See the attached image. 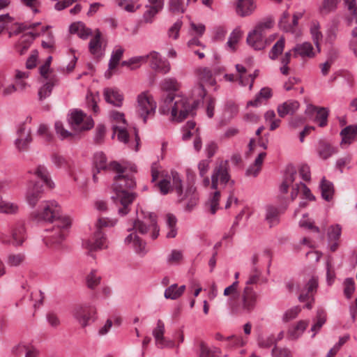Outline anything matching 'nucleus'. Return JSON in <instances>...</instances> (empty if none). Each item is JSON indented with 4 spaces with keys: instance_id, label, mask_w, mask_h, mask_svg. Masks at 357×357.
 <instances>
[{
    "instance_id": "nucleus-11",
    "label": "nucleus",
    "mask_w": 357,
    "mask_h": 357,
    "mask_svg": "<svg viewBox=\"0 0 357 357\" xmlns=\"http://www.w3.org/2000/svg\"><path fill=\"white\" fill-rule=\"evenodd\" d=\"M218 182L224 186L229 183L232 185L234 183V181L230 178L227 160L221 161L213 171L211 175V188L217 190Z\"/></svg>"
},
{
    "instance_id": "nucleus-55",
    "label": "nucleus",
    "mask_w": 357,
    "mask_h": 357,
    "mask_svg": "<svg viewBox=\"0 0 357 357\" xmlns=\"http://www.w3.org/2000/svg\"><path fill=\"white\" fill-rule=\"evenodd\" d=\"M33 348V347L31 344L21 342L13 347L12 348L11 352L14 356L19 357L22 356L23 354H25V355H26L27 351L29 350L32 349Z\"/></svg>"
},
{
    "instance_id": "nucleus-27",
    "label": "nucleus",
    "mask_w": 357,
    "mask_h": 357,
    "mask_svg": "<svg viewBox=\"0 0 357 357\" xmlns=\"http://www.w3.org/2000/svg\"><path fill=\"white\" fill-rule=\"evenodd\" d=\"M298 193H301L302 198L307 199L309 200H314V197L312 195L310 189L303 183H296L292 186V190L291 192V199L294 200L298 196Z\"/></svg>"
},
{
    "instance_id": "nucleus-23",
    "label": "nucleus",
    "mask_w": 357,
    "mask_h": 357,
    "mask_svg": "<svg viewBox=\"0 0 357 357\" xmlns=\"http://www.w3.org/2000/svg\"><path fill=\"white\" fill-rule=\"evenodd\" d=\"M151 6H146L147 10L143 15L144 22L151 23L155 15L160 11L164 6V0H148Z\"/></svg>"
},
{
    "instance_id": "nucleus-30",
    "label": "nucleus",
    "mask_w": 357,
    "mask_h": 357,
    "mask_svg": "<svg viewBox=\"0 0 357 357\" xmlns=\"http://www.w3.org/2000/svg\"><path fill=\"white\" fill-rule=\"evenodd\" d=\"M299 107V102L296 100H289L278 107L277 111L282 118L287 114H293Z\"/></svg>"
},
{
    "instance_id": "nucleus-21",
    "label": "nucleus",
    "mask_w": 357,
    "mask_h": 357,
    "mask_svg": "<svg viewBox=\"0 0 357 357\" xmlns=\"http://www.w3.org/2000/svg\"><path fill=\"white\" fill-rule=\"evenodd\" d=\"M229 313L231 316L243 315L245 309V289L238 298H229L227 301Z\"/></svg>"
},
{
    "instance_id": "nucleus-28",
    "label": "nucleus",
    "mask_w": 357,
    "mask_h": 357,
    "mask_svg": "<svg viewBox=\"0 0 357 357\" xmlns=\"http://www.w3.org/2000/svg\"><path fill=\"white\" fill-rule=\"evenodd\" d=\"M89 48L90 52L96 56H102L104 54L105 49L102 47L101 33L100 31L91 39Z\"/></svg>"
},
{
    "instance_id": "nucleus-54",
    "label": "nucleus",
    "mask_w": 357,
    "mask_h": 357,
    "mask_svg": "<svg viewBox=\"0 0 357 357\" xmlns=\"http://www.w3.org/2000/svg\"><path fill=\"white\" fill-rule=\"evenodd\" d=\"M162 86L167 91H176L179 89V83L176 79L168 77L163 80Z\"/></svg>"
},
{
    "instance_id": "nucleus-58",
    "label": "nucleus",
    "mask_w": 357,
    "mask_h": 357,
    "mask_svg": "<svg viewBox=\"0 0 357 357\" xmlns=\"http://www.w3.org/2000/svg\"><path fill=\"white\" fill-rule=\"evenodd\" d=\"M172 186L175 189L178 196H181L183 192L182 179L180 174L177 172H172Z\"/></svg>"
},
{
    "instance_id": "nucleus-25",
    "label": "nucleus",
    "mask_w": 357,
    "mask_h": 357,
    "mask_svg": "<svg viewBox=\"0 0 357 357\" xmlns=\"http://www.w3.org/2000/svg\"><path fill=\"white\" fill-rule=\"evenodd\" d=\"M310 32L311 35V39L312 40L317 52L319 53L321 52V45L323 41V33L321 31V26L318 22H312L310 25Z\"/></svg>"
},
{
    "instance_id": "nucleus-53",
    "label": "nucleus",
    "mask_w": 357,
    "mask_h": 357,
    "mask_svg": "<svg viewBox=\"0 0 357 357\" xmlns=\"http://www.w3.org/2000/svg\"><path fill=\"white\" fill-rule=\"evenodd\" d=\"M238 281L235 280L231 285L226 287L224 290L225 296H230L229 298H238L242 294L238 291Z\"/></svg>"
},
{
    "instance_id": "nucleus-5",
    "label": "nucleus",
    "mask_w": 357,
    "mask_h": 357,
    "mask_svg": "<svg viewBox=\"0 0 357 357\" xmlns=\"http://www.w3.org/2000/svg\"><path fill=\"white\" fill-rule=\"evenodd\" d=\"M116 219L99 218L96 225L93 236L83 242V245L90 251H97L107 248V240L102 231L103 227H112L116 223Z\"/></svg>"
},
{
    "instance_id": "nucleus-37",
    "label": "nucleus",
    "mask_w": 357,
    "mask_h": 357,
    "mask_svg": "<svg viewBox=\"0 0 357 357\" xmlns=\"http://www.w3.org/2000/svg\"><path fill=\"white\" fill-rule=\"evenodd\" d=\"M307 325L308 322L306 321L301 320L298 321L296 325L289 329L288 337L291 340H296L302 335Z\"/></svg>"
},
{
    "instance_id": "nucleus-3",
    "label": "nucleus",
    "mask_w": 357,
    "mask_h": 357,
    "mask_svg": "<svg viewBox=\"0 0 357 357\" xmlns=\"http://www.w3.org/2000/svg\"><path fill=\"white\" fill-rule=\"evenodd\" d=\"M141 215L133 222L132 227L128 229L130 234L125 238V243L130 245L135 252L144 257L147 253L146 243L138 236L137 233L145 235L151 231L153 240L159 236L160 228L157 222V216L154 213L142 211Z\"/></svg>"
},
{
    "instance_id": "nucleus-39",
    "label": "nucleus",
    "mask_w": 357,
    "mask_h": 357,
    "mask_svg": "<svg viewBox=\"0 0 357 357\" xmlns=\"http://www.w3.org/2000/svg\"><path fill=\"white\" fill-rule=\"evenodd\" d=\"M176 222L177 219L174 215L168 213L166 215V225L169 229V231L166 234L167 238H172L176 237L177 234Z\"/></svg>"
},
{
    "instance_id": "nucleus-8",
    "label": "nucleus",
    "mask_w": 357,
    "mask_h": 357,
    "mask_svg": "<svg viewBox=\"0 0 357 357\" xmlns=\"http://www.w3.org/2000/svg\"><path fill=\"white\" fill-rule=\"evenodd\" d=\"M339 0H324L319 10L321 15H327L335 10ZM349 10L347 21L349 24H357V6L356 0H344Z\"/></svg>"
},
{
    "instance_id": "nucleus-14",
    "label": "nucleus",
    "mask_w": 357,
    "mask_h": 357,
    "mask_svg": "<svg viewBox=\"0 0 357 357\" xmlns=\"http://www.w3.org/2000/svg\"><path fill=\"white\" fill-rule=\"evenodd\" d=\"M17 135L14 142L15 148L19 151H26L32 142L31 128L27 127L24 123H21L17 130Z\"/></svg>"
},
{
    "instance_id": "nucleus-19",
    "label": "nucleus",
    "mask_w": 357,
    "mask_h": 357,
    "mask_svg": "<svg viewBox=\"0 0 357 357\" xmlns=\"http://www.w3.org/2000/svg\"><path fill=\"white\" fill-rule=\"evenodd\" d=\"M178 199L180 202H186L185 210L191 211L198 203L199 195L196 188L193 185H190L187 188L185 192H183L181 196H178Z\"/></svg>"
},
{
    "instance_id": "nucleus-26",
    "label": "nucleus",
    "mask_w": 357,
    "mask_h": 357,
    "mask_svg": "<svg viewBox=\"0 0 357 357\" xmlns=\"http://www.w3.org/2000/svg\"><path fill=\"white\" fill-rule=\"evenodd\" d=\"M296 176V169L292 166H288L284 176L282 183L280 186V191L286 194L288 192L289 187L294 182Z\"/></svg>"
},
{
    "instance_id": "nucleus-63",
    "label": "nucleus",
    "mask_w": 357,
    "mask_h": 357,
    "mask_svg": "<svg viewBox=\"0 0 357 357\" xmlns=\"http://www.w3.org/2000/svg\"><path fill=\"white\" fill-rule=\"evenodd\" d=\"M355 290V282L352 278H347L344 282V294L348 298H351Z\"/></svg>"
},
{
    "instance_id": "nucleus-41",
    "label": "nucleus",
    "mask_w": 357,
    "mask_h": 357,
    "mask_svg": "<svg viewBox=\"0 0 357 357\" xmlns=\"http://www.w3.org/2000/svg\"><path fill=\"white\" fill-rule=\"evenodd\" d=\"M176 97L172 93H168L166 97L162 98V104L159 107V112L165 114L172 112V107L174 106V102Z\"/></svg>"
},
{
    "instance_id": "nucleus-57",
    "label": "nucleus",
    "mask_w": 357,
    "mask_h": 357,
    "mask_svg": "<svg viewBox=\"0 0 357 357\" xmlns=\"http://www.w3.org/2000/svg\"><path fill=\"white\" fill-rule=\"evenodd\" d=\"M183 259V252L178 250H172L167 256V263L169 265H176Z\"/></svg>"
},
{
    "instance_id": "nucleus-51",
    "label": "nucleus",
    "mask_w": 357,
    "mask_h": 357,
    "mask_svg": "<svg viewBox=\"0 0 357 357\" xmlns=\"http://www.w3.org/2000/svg\"><path fill=\"white\" fill-rule=\"evenodd\" d=\"M285 40L283 37H281L277 43L272 47L271 51L270 52L269 56L271 59H275L280 54H281L283 52L284 47Z\"/></svg>"
},
{
    "instance_id": "nucleus-9",
    "label": "nucleus",
    "mask_w": 357,
    "mask_h": 357,
    "mask_svg": "<svg viewBox=\"0 0 357 357\" xmlns=\"http://www.w3.org/2000/svg\"><path fill=\"white\" fill-rule=\"evenodd\" d=\"M195 74L199 80V84L194 89L193 95H197L199 98L203 100L206 96V91L204 84H206L209 86H215L216 84V80L213 77L212 70L208 67H199L197 68Z\"/></svg>"
},
{
    "instance_id": "nucleus-50",
    "label": "nucleus",
    "mask_w": 357,
    "mask_h": 357,
    "mask_svg": "<svg viewBox=\"0 0 357 357\" xmlns=\"http://www.w3.org/2000/svg\"><path fill=\"white\" fill-rule=\"evenodd\" d=\"M326 320V313L324 310L319 309L317 312L316 322L312 327V331L314 333L317 332L324 324ZM314 333L313 336H314Z\"/></svg>"
},
{
    "instance_id": "nucleus-17",
    "label": "nucleus",
    "mask_w": 357,
    "mask_h": 357,
    "mask_svg": "<svg viewBox=\"0 0 357 357\" xmlns=\"http://www.w3.org/2000/svg\"><path fill=\"white\" fill-rule=\"evenodd\" d=\"M303 13L302 12L295 13L293 15L291 22H289V14L287 12H284L279 22L280 27L287 32H291L296 36H299L300 33L298 29V21L303 17Z\"/></svg>"
},
{
    "instance_id": "nucleus-44",
    "label": "nucleus",
    "mask_w": 357,
    "mask_h": 357,
    "mask_svg": "<svg viewBox=\"0 0 357 357\" xmlns=\"http://www.w3.org/2000/svg\"><path fill=\"white\" fill-rule=\"evenodd\" d=\"M118 6L128 13H135L138 10L141 5L139 0H117Z\"/></svg>"
},
{
    "instance_id": "nucleus-22",
    "label": "nucleus",
    "mask_w": 357,
    "mask_h": 357,
    "mask_svg": "<svg viewBox=\"0 0 357 357\" xmlns=\"http://www.w3.org/2000/svg\"><path fill=\"white\" fill-rule=\"evenodd\" d=\"M318 287V280L315 277H312L305 287L300 290L298 299L301 302H305L310 299L314 301V294L317 291Z\"/></svg>"
},
{
    "instance_id": "nucleus-46",
    "label": "nucleus",
    "mask_w": 357,
    "mask_h": 357,
    "mask_svg": "<svg viewBox=\"0 0 357 357\" xmlns=\"http://www.w3.org/2000/svg\"><path fill=\"white\" fill-rule=\"evenodd\" d=\"M188 3H184V0H169L168 8L170 12L183 13L185 11Z\"/></svg>"
},
{
    "instance_id": "nucleus-56",
    "label": "nucleus",
    "mask_w": 357,
    "mask_h": 357,
    "mask_svg": "<svg viewBox=\"0 0 357 357\" xmlns=\"http://www.w3.org/2000/svg\"><path fill=\"white\" fill-rule=\"evenodd\" d=\"M261 280V272L258 266L250 268L248 280L247 284H257Z\"/></svg>"
},
{
    "instance_id": "nucleus-45",
    "label": "nucleus",
    "mask_w": 357,
    "mask_h": 357,
    "mask_svg": "<svg viewBox=\"0 0 357 357\" xmlns=\"http://www.w3.org/2000/svg\"><path fill=\"white\" fill-rule=\"evenodd\" d=\"M25 258L24 253L9 254L6 258V264L10 267H17L24 263Z\"/></svg>"
},
{
    "instance_id": "nucleus-42",
    "label": "nucleus",
    "mask_w": 357,
    "mask_h": 357,
    "mask_svg": "<svg viewBox=\"0 0 357 357\" xmlns=\"http://www.w3.org/2000/svg\"><path fill=\"white\" fill-rule=\"evenodd\" d=\"M321 196L326 201H330L333 195L334 188L331 182L323 178L320 185Z\"/></svg>"
},
{
    "instance_id": "nucleus-15",
    "label": "nucleus",
    "mask_w": 357,
    "mask_h": 357,
    "mask_svg": "<svg viewBox=\"0 0 357 357\" xmlns=\"http://www.w3.org/2000/svg\"><path fill=\"white\" fill-rule=\"evenodd\" d=\"M305 114L310 119L318 123L320 127H325L327 125L329 114L328 108L308 105L305 110Z\"/></svg>"
},
{
    "instance_id": "nucleus-48",
    "label": "nucleus",
    "mask_w": 357,
    "mask_h": 357,
    "mask_svg": "<svg viewBox=\"0 0 357 357\" xmlns=\"http://www.w3.org/2000/svg\"><path fill=\"white\" fill-rule=\"evenodd\" d=\"M126 125L117 126L112 125V130L114 131V135L117 134L118 139L120 142L123 143H127L128 142L129 135L126 130Z\"/></svg>"
},
{
    "instance_id": "nucleus-20",
    "label": "nucleus",
    "mask_w": 357,
    "mask_h": 357,
    "mask_svg": "<svg viewBox=\"0 0 357 357\" xmlns=\"http://www.w3.org/2000/svg\"><path fill=\"white\" fill-rule=\"evenodd\" d=\"M291 51L294 57L299 56L303 60L314 58L317 52L310 42L296 44Z\"/></svg>"
},
{
    "instance_id": "nucleus-35",
    "label": "nucleus",
    "mask_w": 357,
    "mask_h": 357,
    "mask_svg": "<svg viewBox=\"0 0 357 357\" xmlns=\"http://www.w3.org/2000/svg\"><path fill=\"white\" fill-rule=\"evenodd\" d=\"M272 96V90L268 87H264L261 89L253 100L247 102V106L257 107L260 105L262 101L267 100Z\"/></svg>"
},
{
    "instance_id": "nucleus-64",
    "label": "nucleus",
    "mask_w": 357,
    "mask_h": 357,
    "mask_svg": "<svg viewBox=\"0 0 357 357\" xmlns=\"http://www.w3.org/2000/svg\"><path fill=\"white\" fill-rule=\"evenodd\" d=\"M273 357H292L290 350L286 348L274 347L272 351Z\"/></svg>"
},
{
    "instance_id": "nucleus-52",
    "label": "nucleus",
    "mask_w": 357,
    "mask_h": 357,
    "mask_svg": "<svg viewBox=\"0 0 357 357\" xmlns=\"http://www.w3.org/2000/svg\"><path fill=\"white\" fill-rule=\"evenodd\" d=\"M99 100V93L96 92L95 94L90 93L86 95V104L94 113H98L99 107L98 106V100Z\"/></svg>"
},
{
    "instance_id": "nucleus-24",
    "label": "nucleus",
    "mask_w": 357,
    "mask_h": 357,
    "mask_svg": "<svg viewBox=\"0 0 357 357\" xmlns=\"http://www.w3.org/2000/svg\"><path fill=\"white\" fill-rule=\"evenodd\" d=\"M103 95L107 102L115 107H121L123 100V96L118 89L106 88L104 89Z\"/></svg>"
},
{
    "instance_id": "nucleus-32",
    "label": "nucleus",
    "mask_w": 357,
    "mask_h": 357,
    "mask_svg": "<svg viewBox=\"0 0 357 357\" xmlns=\"http://www.w3.org/2000/svg\"><path fill=\"white\" fill-rule=\"evenodd\" d=\"M340 135L342 136V145L349 144L352 139H357V125L349 126L344 128Z\"/></svg>"
},
{
    "instance_id": "nucleus-47",
    "label": "nucleus",
    "mask_w": 357,
    "mask_h": 357,
    "mask_svg": "<svg viewBox=\"0 0 357 357\" xmlns=\"http://www.w3.org/2000/svg\"><path fill=\"white\" fill-rule=\"evenodd\" d=\"M221 351L218 347L209 348L204 342L200 344L199 357H217Z\"/></svg>"
},
{
    "instance_id": "nucleus-43",
    "label": "nucleus",
    "mask_w": 357,
    "mask_h": 357,
    "mask_svg": "<svg viewBox=\"0 0 357 357\" xmlns=\"http://www.w3.org/2000/svg\"><path fill=\"white\" fill-rule=\"evenodd\" d=\"M124 49L121 46H116L112 52L111 57L109 61V69H114L119 63L121 57L123 56Z\"/></svg>"
},
{
    "instance_id": "nucleus-36",
    "label": "nucleus",
    "mask_w": 357,
    "mask_h": 357,
    "mask_svg": "<svg viewBox=\"0 0 357 357\" xmlns=\"http://www.w3.org/2000/svg\"><path fill=\"white\" fill-rule=\"evenodd\" d=\"M243 34V31L240 27L234 29L229 35L228 40L225 44V47L231 51H234L236 50V45L238 43Z\"/></svg>"
},
{
    "instance_id": "nucleus-33",
    "label": "nucleus",
    "mask_w": 357,
    "mask_h": 357,
    "mask_svg": "<svg viewBox=\"0 0 357 357\" xmlns=\"http://www.w3.org/2000/svg\"><path fill=\"white\" fill-rule=\"evenodd\" d=\"M266 155V152H259L255 160L254 164L247 169V176H257L261 171L263 161Z\"/></svg>"
},
{
    "instance_id": "nucleus-2",
    "label": "nucleus",
    "mask_w": 357,
    "mask_h": 357,
    "mask_svg": "<svg viewBox=\"0 0 357 357\" xmlns=\"http://www.w3.org/2000/svg\"><path fill=\"white\" fill-rule=\"evenodd\" d=\"M32 217L38 222L54 224L52 229H46V231L52 233L51 235L45 236L52 243H61L71 225L70 218L61 215V207L55 201L42 202L39 209L32 213Z\"/></svg>"
},
{
    "instance_id": "nucleus-31",
    "label": "nucleus",
    "mask_w": 357,
    "mask_h": 357,
    "mask_svg": "<svg viewBox=\"0 0 357 357\" xmlns=\"http://www.w3.org/2000/svg\"><path fill=\"white\" fill-rule=\"evenodd\" d=\"M165 324L162 320L158 319L157 326L153 331V335L155 340V344L159 348H163L166 346L165 333Z\"/></svg>"
},
{
    "instance_id": "nucleus-40",
    "label": "nucleus",
    "mask_w": 357,
    "mask_h": 357,
    "mask_svg": "<svg viewBox=\"0 0 357 357\" xmlns=\"http://www.w3.org/2000/svg\"><path fill=\"white\" fill-rule=\"evenodd\" d=\"M336 152V149L332 146L331 144L324 142H321L319 143L318 153L321 158L326 160Z\"/></svg>"
},
{
    "instance_id": "nucleus-16",
    "label": "nucleus",
    "mask_w": 357,
    "mask_h": 357,
    "mask_svg": "<svg viewBox=\"0 0 357 357\" xmlns=\"http://www.w3.org/2000/svg\"><path fill=\"white\" fill-rule=\"evenodd\" d=\"M26 238V231L24 222H17L11 231L10 239H7L6 236L1 234V240L3 243H9L14 246L22 245Z\"/></svg>"
},
{
    "instance_id": "nucleus-12",
    "label": "nucleus",
    "mask_w": 357,
    "mask_h": 357,
    "mask_svg": "<svg viewBox=\"0 0 357 357\" xmlns=\"http://www.w3.org/2000/svg\"><path fill=\"white\" fill-rule=\"evenodd\" d=\"M68 122L71 128L75 131L90 130L94 126L91 116H87L81 110L75 109L71 112L68 117Z\"/></svg>"
},
{
    "instance_id": "nucleus-13",
    "label": "nucleus",
    "mask_w": 357,
    "mask_h": 357,
    "mask_svg": "<svg viewBox=\"0 0 357 357\" xmlns=\"http://www.w3.org/2000/svg\"><path fill=\"white\" fill-rule=\"evenodd\" d=\"M96 310L91 305H77L73 310V317L82 327H86L93 322Z\"/></svg>"
},
{
    "instance_id": "nucleus-59",
    "label": "nucleus",
    "mask_w": 357,
    "mask_h": 357,
    "mask_svg": "<svg viewBox=\"0 0 357 357\" xmlns=\"http://www.w3.org/2000/svg\"><path fill=\"white\" fill-rule=\"evenodd\" d=\"M101 277L97 274L96 271L93 270L86 277L87 286L90 289L95 288L100 284Z\"/></svg>"
},
{
    "instance_id": "nucleus-60",
    "label": "nucleus",
    "mask_w": 357,
    "mask_h": 357,
    "mask_svg": "<svg viewBox=\"0 0 357 357\" xmlns=\"http://www.w3.org/2000/svg\"><path fill=\"white\" fill-rule=\"evenodd\" d=\"M52 163L58 168L68 169L69 164L68 160L62 155L59 154H53L52 155Z\"/></svg>"
},
{
    "instance_id": "nucleus-1",
    "label": "nucleus",
    "mask_w": 357,
    "mask_h": 357,
    "mask_svg": "<svg viewBox=\"0 0 357 357\" xmlns=\"http://www.w3.org/2000/svg\"><path fill=\"white\" fill-rule=\"evenodd\" d=\"M93 164V179L95 182L98 181L97 174L101 170H111L116 173L114 177L111 199L116 205L118 213L121 216L127 215L130 211V206L137 197V194L132 192L137 185L135 177L136 167H131L128 169L116 161L107 163L106 155L102 152L94 154Z\"/></svg>"
},
{
    "instance_id": "nucleus-61",
    "label": "nucleus",
    "mask_w": 357,
    "mask_h": 357,
    "mask_svg": "<svg viewBox=\"0 0 357 357\" xmlns=\"http://www.w3.org/2000/svg\"><path fill=\"white\" fill-rule=\"evenodd\" d=\"M53 87L51 83H44V84L38 90V98L40 100H43L49 97L52 91Z\"/></svg>"
},
{
    "instance_id": "nucleus-7",
    "label": "nucleus",
    "mask_w": 357,
    "mask_h": 357,
    "mask_svg": "<svg viewBox=\"0 0 357 357\" xmlns=\"http://www.w3.org/2000/svg\"><path fill=\"white\" fill-rule=\"evenodd\" d=\"M273 25V21L271 18L265 19L259 22L255 29L247 37V43L254 50H261L265 47L264 35Z\"/></svg>"
},
{
    "instance_id": "nucleus-29",
    "label": "nucleus",
    "mask_w": 357,
    "mask_h": 357,
    "mask_svg": "<svg viewBox=\"0 0 357 357\" xmlns=\"http://www.w3.org/2000/svg\"><path fill=\"white\" fill-rule=\"evenodd\" d=\"M265 220L270 227L277 225L280 221L278 208L273 205H268L266 208Z\"/></svg>"
},
{
    "instance_id": "nucleus-4",
    "label": "nucleus",
    "mask_w": 357,
    "mask_h": 357,
    "mask_svg": "<svg viewBox=\"0 0 357 357\" xmlns=\"http://www.w3.org/2000/svg\"><path fill=\"white\" fill-rule=\"evenodd\" d=\"M37 178L38 181H30V185L26 191V201L28 204L32 208L35 207L39 199L42 197L43 192V185H46L50 188L54 187V183L50 177L47 167L45 165H39L36 168L29 172Z\"/></svg>"
},
{
    "instance_id": "nucleus-34",
    "label": "nucleus",
    "mask_w": 357,
    "mask_h": 357,
    "mask_svg": "<svg viewBox=\"0 0 357 357\" xmlns=\"http://www.w3.org/2000/svg\"><path fill=\"white\" fill-rule=\"evenodd\" d=\"M220 192L215 190V191L211 195L208 200L205 203V207L211 214H215L217 211L220 208Z\"/></svg>"
},
{
    "instance_id": "nucleus-18",
    "label": "nucleus",
    "mask_w": 357,
    "mask_h": 357,
    "mask_svg": "<svg viewBox=\"0 0 357 357\" xmlns=\"http://www.w3.org/2000/svg\"><path fill=\"white\" fill-rule=\"evenodd\" d=\"M146 56H148V61H150L151 68L156 72L167 74L170 71L169 62L165 58L162 57L158 52L153 51Z\"/></svg>"
},
{
    "instance_id": "nucleus-62",
    "label": "nucleus",
    "mask_w": 357,
    "mask_h": 357,
    "mask_svg": "<svg viewBox=\"0 0 357 357\" xmlns=\"http://www.w3.org/2000/svg\"><path fill=\"white\" fill-rule=\"evenodd\" d=\"M54 127L56 134L61 139H66L73 135L72 132L63 128V125L61 121H56Z\"/></svg>"
},
{
    "instance_id": "nucleus-38",
    "label": "nucleus",
    "mask_w": 357,
    "mask_h": 357,
    "mask_svg": "<svg viewBox=\"0 0 357 357\" xmlns=\"http://www.w3.org/2000/svg\"><path fill=\"white\" fill-rule=\"evenodd\" d=\"M147 61L148 56L143 55L131 57L128 60L123 61L121 64L122 66H126L130 70H133L138 68L141 63H146Z\"/></svg>"
},
{
    "instance_id": "nucleus-6",
    "label": "nucleus",
    "mask_w": 357,
    "mask_h": 357,
    "mask_svg": "<svg viewBox=\"0 0 357 357\" xmlns=\"http://www.w3.org/2000/svg\"><path fill=\"white\" fill-rule=\"evenodd\" d=\"M203 100L199 98L190 103L187 98L176 96L172 107L171 115L173 120L181 122L189 116H194L195 110Z\"/></svg>"
},
{
    "instance_id": "nucleus-49",
    "label": "nucleus",
    "mask_w": 357,
    "mask_h": 357,
    "mask_svg": "<svg viewBox=\"0 0 357 357\" xmlns=\"http://www.w3.org/2000/svg\"><path fill=\"white\" fill-rule=\"evenodd\" d=\"M18 206L14 203L7 202L3 200L0 196V213L14 214L18 211Z\"/></svg>"
},
{
    "instance_id": "nucleus-10",
    "label": "nucleus",
    "mask_w": 357,
    "mask_h": 357,
    "mask_svg": "<svg viewBox=\"0 0 357 357\" xmlns=\"http://www.w3.org/2000/svg\"><path fill=\"white\" fill-rule=\"evenodd\" d=\"M157 105L153 97L146 93L139 94L137 97V113L146 123L148 118H151L155 113Z\"/></svg>"
}]
</instances>
